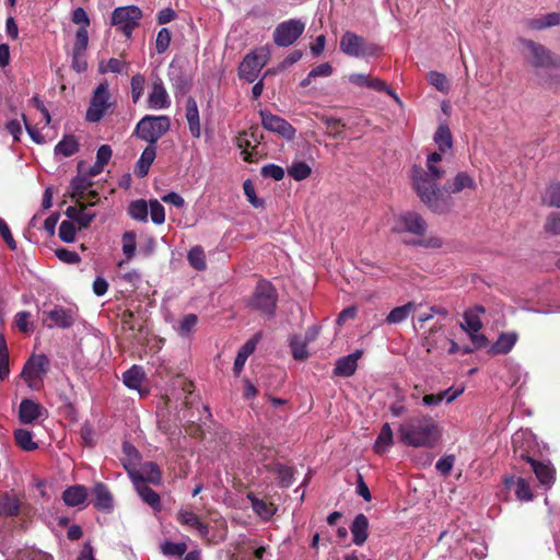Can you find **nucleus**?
Returning <instances> with one entry per match:
<instances>
[{"instance_id":"f257e3e1","label":"nucleus","mask_w":560,"mask_h":560,"mask_svg":"<svg viewBox=\"0 0 560 560\" xmlns=\"http://www.w3.org/2000/svg\"><path fill=\"white\" fill-rule=\"evenodd\" d=\"M428 170L413 165L411 170V183L417 196L423 205L433 213L445 214L454 207L453 197L443 192L438 185L445 171L436 164H427Z\"/></svg>"},{"instance_id":"20e7f679","label":"nucleus","mask_w":560,"mask_h":560,"mask_svg":"<svg viewBox=\"0 0 560 560\" xmlns=\"http://www.w3.org/2000/svg\"><path fill=\"white\" fill-rule=\"evenodd\" d=\"M278 292L277 289L266 279L258 281L253 295L248 301V306L261 314L272 316L277 308Z\"/></svg>"},{"instance_id":"72a5a7b5","label":"nucleus","mask_w":560,"mask_h":560,"mask_svg":"<svg viewBox=\"0 0 560 560\" xmlns=\"http://www.w3.org/2000/svg\"><path fill=\"white\" fill-rule=\"evenodd\" d=\"M434 142L441 153H445L453 145V137L446 124H441L434 135Z\"/></svg>"},{"instance_id":"aec40b11","label":"nucleus","mask_w":560,"mask_h":560,"mask_svg":"<svg viewBox=\"0 0 560 560\" xmlns=\"http://www.w3.org/2000/svg\"><path fill=\"white\" fill-rule=\"evenodd\" d=\"M44 314L46 315L44 323H46L47 319L51 322L46 324L48 327L58 326L61 328H69L73 324L72 312L61 306H55L52 310L45 312Z\"/></svg>"},{"instance_id":"39448f33","label":"nucleus","mask_w":560,"mask_h":560,"mask_svg":"<svg viewBox=\"0 0 560 560\" xmlns=\"http://www.w3.org/2000/svg\"><path fill=\"white\" fill-rule=\"evenodd\" d=\"M522 44L528 50L526 60L533 68L560 70V56L558 54L532 39H522Z\"/></svg>"},{"instance_id":"de8ad7c7","label":"nucleus","mask_w":560,"mask_h":560,"mask_svg":"<svg viewBox=\"0 0 560 560\" xmlns=\"http://www.w3.org/2000/svg\"><path fill=\"white\" fill-rule=\"evenodd\" d=\"M290 348L295 360L304 361L308 358L307 343L300 337L294 336L291 338Z\"/></svg>"},{"instance_id":"ea45409f","label":"nucleus","mask_w":560,"mask_h":560,"mask_svg":"<svg viewBox=\"0 0 560 560\" xmlns=\"http://www.w3.org/2000/svg\"><path fill=\"white\" fill-rule=\"evenodd\" d=\"M415 305L412 302H408L402 306L393 308L386 317L387 324H399L408 318L410 313L413 311Z\"/></svg>"},{"instance_id":"4468645a","label":"nucleus","mask_w":560,"mask_h":560,"mask_svg":"<svg viewBox=\"0 0 560 560\" xmlns=\"http://www.w3.org/2000/svg\"><path fill=\"white\" fill-rule=\"evenodd\" d=\"M48 360L45 355L32 357L23 366L21 377L28 383L30 387H34L33 382L42 380L47 373Z\"/></svg>"},{"instance_id":"f3484780","label":"nucleus","mask_w":560,"mask_h":560,"mask_svg":"<svg viewBox=\"0 0 560 560\" xmlns=\"http://www.w3.org/2000/svg\"><path fill=\"white\" fill-rule=\"evenodd\" d=\"M176 521L187 528H194L198 532L200 537H206L209 534L208 524L203 523L200 517L192 511L180 509L176 515Z\"/></svg>"},{"instance_id":"5fc2aeb1","label":"nucleus","mask_w":560,"mask_h":560,"mask_svg":"<svg viewBox=\"0 0 560 560\" xmlns=\"http://www.w3.org/2000/svg\"><path fill=\"white\" fill-rule=\"evenodd\" d=\"M96 205V201H90L85 205V207L80 212L78 219L75 220V223L79 225L80 229H86L91 225L93 220L96 218V212L90 211L88 208L93 207Z\"/></svg>"},{"instance_id":"c85d7f7f","label":"nucleus","mask_w":560,"mask_h":560,"mask_svg":"<svg viewBox=\"0 0 560 560\" xmlns=\"http://www.w3.org/2000/svg\"><path fill=\"white\" fill-rule=\"evenodd\" d=\"M92 186V182L84 175H77L70 183V198L74 201H84L85 191Z\"/></svg>"},{"instance_id":"ddd939ff","label":"nucleus","mask_w":560,"mask_h":560,"mask_svg":"<svg viewBox=\"0 0 560 560\" xmlns=\"http://www.w3.org/2000/svg\"><path fill=\"white\" fill-rule=\"evenodd\" d=\"M266 62L265 56L255 52L247 54L238 67V77L249 83L254 82Z\"/></svg>"},{"instance_id":"8fccbe9b","label":"nucleus","mask_w":560,"mask_h":560,"mask_svg":"<svg viewBox=\"0 0 560 560\" xmlns=\"http://www.w3.org/2000/svg\"><path fill=\"white\" fill-rule=\"evenodd\" d=\"M137 235L133 231H127L122 234V253L127 260H130L136 253Z\"/></svg>"},{"instance_id":"49530a36","label":"nucleus","mask_w":560,"mask_h":560,"mask_svg":"<svg viewBox=\"0 0 560 560\" xmlns=\"http://www.w3.org/2000/svg\"><path fill=\"white\" fill-rule=\"evenodd\" d=\"M393 444V431L388 423L383 424L381 432L375 442V451L377 453L385 452L386 447Z\"/></svg>"},{"instance_id":"bf43d9fd","label":"nucleus","mask_w":560,"mask_h":560,"mask_svg":"<svg viewBox=\"0 0 560 560\" xmlns=\"http://www.w3.org/2000/svg\"><path fill=\"white\" fill-rule=\"evenodd\" d=\"M198 317L195 314H186L179 322L177 331L180 336H188L197 325Z\"/></svg>"},{"instance_id":"052dcab7","label":"nucleus","mask_w":560,"mask_h":560,"mask_svg":"<svg viewBox=\"0 0 560 560\" xmlns=\"http://www.w3.org/2000/svg\"><path fill=\"white\" fill-rule=\"evenodd\" d=\"M77 229L71 221H62L59 226V238L65 243H72L75 240Z\"/></svg>"},{"instance_id":"1a4fd4ad","label":"nucleus","mask_w":560,"mask_h":560,"mask_svg":"<svg viewBox=\"0 0 560 560\" xmlns=\"http://www.w3.org/2000/svg\"><path fill=\"white\" fill-rule=\"evenodd\" d=\"M305 23L298 19H290L279 23L273 33V43L278 47H289L293 45L304 33Z\"/></svg>"},{"instance_id":"bb28decb","label":"nucleus","mask_w":560,"mask_h":560,"mask_svg":"<svg viewBox=\"0 0 560 560\" xmlns=\"http://www.w3.org/2000/svg\"><path fill=\"white\" fill-rule=\"evenodd\" d=\"M88 498V490L82 485L68 487L62 492V500L68 506H78L85 502Z\"/></svg>"},{"instance_id":"5701e85b","label":"nucleus","mask_w":560,"mask_h":560,"mask_svg":"<svg viewBox=\"0 0 560 560\" xmlns=\"http://www.w3.org/2000/svg\"><path fill=\"white\" fill-rule=\"evenodd\" d=\"M350 530L352 533L353 544L357 546L364 545V542L366 541V539L369 537V532H368L369 530V520H368V517L363 513L355 515V517L350 526Z\"/></svg>"},{"instance_id":"423d86ee","label":"nucleus","mask_w":560,"mask_h":560,"mask_svg":"<svg viewBox=\"0 0 560 560\" xmlns=\"http://www.w3.org/2000/svg\"><path fill=\"white\" fill-rule=\"evenodd\" d=\"M521 439L520 433H515L512 438V444L514 445V454L520 458L530 464L534 474L538 481L546 488H550L556 480V469L550 463H542L528 456L525 451L518 452L516 444Z\"/></svg>"},{"instance_id":"0eeeda50","label":"nucleus","mask_w":560,"mask_h":560,"mask_svg":"<svg viewBox=\"0 0 560 560\" xmlns=\"http://www.w3.org/2000/svg\"><path fill=\"white\" fill-rule=\"evenodd\" d=\"M340 50L350 57L374 56L378 47L368 43L364 37L347 31L340 38Z\"/></svg>"},{"instance_id":"58836bf2","label":"nucleus","mask_w":560,"mask_h":560,"mask_svg":"<svg viewBox=\"0 0 560 560\" xmlns=\"http://www.w3.org/2000/svg\"><path fill=\"white\" fill-rule=\"evenodd\" d=\"M236 145L242 150L243 160L248 163H253L257 161L255 150L248 151L249 148L253 149L252 141L248 139V132L242 131L238 133L236 138Z\"/></svg>"},{"instance_id":"e433bc0d","label":"nucleus","mask_w":560,"mask_h":560,"mask_svg":"<svg viewBox=\"0 0 560 560\" xmlns=\"http://www.w3.org/2000/svg\"><path fill=\"white\" fill-rule=\"evenodd\" d=\"M256 341L254 339L248 340L237 352L233 364V371L236 375L243 370L247 358L255 351Z\"/></svg>"},{"instance_id":"b1692460","label":"nucleus","mask_w":560,"mask_h":560,"mask_svg":"<svg viewBox=\"0 0 560 560\" xmlns=\"http://www.w3.org/2000/svg\"><path fill=\"white\" fill-rule=\"evenodd\" d=\"M133 485L143 502H145L154 512L162 511L161 497L156 491L148 485H144V482H136Z\"/></svg>"},{"instance_id":"c756f323","label":"nucleus","mask_w":560,"mask_h":560,"mask_svg":"<svg viewBox=\"0 0 560 560\" xmlns=\"http://www.w3.org/2000/svg\"><path fill=\"white\" fill-rule=\"evenodd\" d=\"M516 332H502L497 341L492 345L491 351L498 354L509 353L517 341Z\"/></svg>"},{"instance_id":"4be33fe9","label":"nucleus","mask_w":560,"mask_h":560,"mask_svg":"<svg viewBox=\"0 0 560 560\" xmlns=\"http://www.w3.org/2000/svg\"><path fill=\"white\" fill-rule=\"evenodd\" d=\"M94 506L100 511L108 512L113 509V495L103 482H96L92 489Z\"/></svg>"},{"instance_id":"2eb2a0df","label":"nucleus","mask_w":560,"mask_h":560,"mask_svg":"<svg viewBox=\"0 0 560 560\" xmlns=\"http://www.w3.org/2000/svg\"><path fill=\"white\" fill-rule=\"evenodd\" d=\"M477 184L467 172H458L452 179L446 180L442 191L452 197L465 189L475 190Z\"/></svg>"},{"instance_id":"0e129e2a","label":"nucleus","mask_w":560,"mask_h":560,"mask_svg":"<svg viewBox=\"0 0 560 560\" xmlns=\"http://www.w3.org/2000/svg\"><path fill=\"white\" fill-rule=\"evenodd\" d=\"M560 24V13H549L542 19H537L532 22V27L541 30Z\"/></svg>"},{"instance_id":"393cba45","label":"nucleus","mask_w":560,"mask_h":560,"mask_svg":"<svg viewBox=\"0 0 560 560\" xmlns=\"http://www.w3.org/2000/svg\"><path fill=\"white\" fill-rule=\"evenodd\" d=\"M186 119L191 136L194 138H199L201 135L199 109L196 100L191 96H189L186 102Z\"/></svg>"},{"instance_id":"412c9836","label":"nucleus","mask_w":560,"mask_h":560,"mask_svg":"<svg viewBox=\"0 0 560 560\" xmlns=\"http://www.w3.org/2000/svg\"><path fill=\"white\" fill-rule=\"evenodd\" d=\"M42 411L43 408L38 402L24 398L19 407V420L23 424H31L42 416Z\"/></svg>"},{"instance_id":"f704fd0d","label":"nucleus","mask_w":560,"mask_h":560,"mask_svg":"<svg viewBox=\"0 0 560 560\" xmlns=\"http://www.w3.org/2000/svg\"><path fill=\"white\" fill-rule=\"evenodd\" d=\"M79 151V142L73 135L65 136L55 147V153L69 158Z\"/></svg>"},{"instance_id":"864d4df0","label":"nucleus","mask_w":560,"mask_h":560,"mask_svg":"<svg viewBox=\"0 0 560 560\" xmlns=\"http://www.w3.org/2000/svg\"><path fill=\"white\" fill-rule=\"evenodd\" d=\"M144 84H145V78L143 74L137 73V74L132 75L130 85H131L132 102L135 104L139 102L140 97L143 94Z\"/></svg>"},{"instance_id":"9d476101","label":"nucleus","mask_w":560,"mask_h":560,"mask_svg":"<svg viewBox=\"0 0 560 560\" xmlns=\"http://www.w3.org/2000/svg\"><path fill=\"white\" fill-rule=\"evenodd\" d=\"M428 230L427 221L415 211H407L397 217L393 232L395 233H410L418 237L425 235Z\"/></svg>"},{"instance_id":"7ed1b4c3","label":"nucleus","mask_w":560,"mask_h":560,"mask_svg":"<svg viewBox=\"0 0 560 560\" xmlns=\"http://www.w3.org/2000/svg\"><path fill=\"white\" fill-rule=\"evenodd\" d=\"M170 128L171 119L168 116L145 115L138 121L132 135L148 142L149 145H155Z\"/></svg>"},{"instance_id":"f8f14e48","label":"nucleus","mask_w":560,"mask_h":560,"mask_svg":"<svg viewBox=\"0 0 560 560\" xmlns=\"http://www.w3.org/2000/svg\"><path fill=\"white\" fill-rule=\"evenodd\" d=\"M259 115L261 117V125L265 129L279 133L289 140L294 138L296 130L284 118L264 109L259 112Z\"/></svg>"},{"instance_id":"4d7b16f0","label":"nucleus","mask_w":560,"mask_h":560,"mask_svg":"<svg viewBox=\"0 0 560 560\" xmlns=\"http://www.w3.org/2000/svg\"><path fill=\"white\" fill-rule=\"evenodd\" d=\"M172 34L168 28L162 27L155 38V50L158 54H163L170 47Z\"/></svg>"},{"instance_id":"680f3d73","label":"nucleus","mask_w":560,"mask_h":560,"mask_svg":"<svg viewBox=\"0 0 560 560\" xmlns=\"http://www.w3.org/2000/svg\"><path fill=\"white\" fill-rule=\"evenodd\" d=\"M151 220L154 224H162L165 221V210L161 202L152 199L149 202Z\"/></svg>"},{"instance_id":"69168bd1","label":"nucleus","mask_w":560,"mask_h":560,"mask_svg":"<svg viewBox=\"0 0 560 560\" xmlns=\"http://www.w3.org/2000/svg\"><path fill=\"white\" fill-rule=\"evenodd\" d=\"M544 229L547 233L560 235V211L547 217Z\"/></svg>"},{"instance_id":"6ab92c4d","label":"nucleus","mask_w":560,"mask_h":560,"mask_svg":"<svg viewBox=\"0 0 560 560\" xmlns=\"http://www.w3.org/2000/svg\"><path fill=\"white\" fill-rule=\"evenodd\" d=\"M171 105L168 94L161 79H156L152 84L149 94L148 106L154 109L167 108Z\"/></svg>"},{"instance_id":"4c0bfd02","label":"nucleus","mask_w":560,"mask_h":560,"mask_svg":"<svg viewBox=\"0 0 560 560\" xmlns=\"http://www.w3.org/2000/svg\"><path fill=\"white\" fill-rule=\"evenodd\" d=\"M16 445L25 452L35 451L38 445L33 441V434L26 429H16L13 433Z\"/></svg>"},{"instance_id":"a878e982","label":"nucleus","mask_w":560,"mask_h":560,"mask_svg":"<svg viewBox=\"0 0 560 560\" xmlns=\"http://www.w3.org/2000/svg\"><path fill=\"white\" fill-rule=\"evenodd\" d=\"M247 499L252 503L253 511L264 521L270 520L277 511L272 502L258 499L253 492L247 494Z\"/></svg>"},{"instance_id":"cd10ccee","label":"nucleus","mask_w":560,"mask_h":560,"mask_svg":"<svg viewBox=\"0 0 560 560\" xmlns=\"http://www.w3.org/2000/svg\"><path fill=\"white\" fill-rule=\"evenodd\" d=\"M156 156V148L155 145H147V148L142 151L139 160L137 161L136 174L139 177H144L148 175L150 166L154 162Z\"/></svg>"},{"instance_id":"79ce46f5","label":"nucleus","mask_w":560,"mask_h":560,"mask_svg":"<svg viewBox=\"0 0 560 560\" xmlns=\"http://www.w3.org/2000/svg\"><path fill=\"white\" fill-rule=\"evenodd\" d=\"M428 82L438 91L447 94L451 90V84L445 74L438 71H430L427 74Z\"/></svg>"},{"instance_id":"603ef678","label":"nucleus","mask_w":560,"mask_h":560,"mask_svg":"<svg viewBox=\"0 0 560 560\" xmlns=\"http://www.w3.org/2000/svg\"><path fill=\"white\" fill-rule=\"evenodd\" d=\"M127 67V63L118 58H110L106 63L104 61L98 65L100 73H122L124 69Z\"/></svg>"},{"instance_id":"9b49d317","label":"nucleus","mask_w":560,"mask_h":560,"mask_svg":"<svg viewBox=\"0 0 560 560\" xmlns=\"http://www.w3.org/2000/svg\"><path fill=\"white\" fill-rule=\"evenodd\" d=\"M109 92L107 82L97 85L91 100L90 107L86 110V120L91 122L100 121L109 107Z\"/></svg>"},{"instance_id":"6e6d98bb","label":"nucleus","mask_w":560,"mask_h":560,"mask_svg":"<svg viewBox=\"0 0 560 560\" xmlns=\"http://www.w3.org/2000/svg\"><path fill=\"white\" fill-rule=\"evenodd\" d=\"M243 190H244V194L248 200V202L254 207V208H262L265 206V202L262 199H259L257 196H256V191H255V186L253 184V182L250 179H246L244 183H243Z\"/></svg>"},{"instance_id":"c9c22d12","label":"nucleus","mask_w":560,"mask_h":560,"mask_svg":"<svg viewBox=\"0 0 560 560\" xmlns=\"http://www.w3.org/2000/svg\"><path fill=\"white\" fill-rule=\"evenodd\" d=\"M319 120L326 125L327 135L331 138H339L343 133L346 124L340 118H336L328 115H319Z\"/></svg>"},{"instance_id":"e2e57ef3","label":"nucleus","mask_w":560,"mask_h":560,"mask_svg":"<svg viewBox=\"0 0 560 560\" xmlns=\"http://www.w3.org/2000/svg\"><path fill=\"white\" fill-rule=\"evenodd\" d=\"M162 551L165 556L182 557L187 551V545L185 542L166 541L162 546Z\"/></svg>"},{"instance_id":"a211bd4d","label":"nucleus","mask_w":560,"mask_h":560,"mask_svg":"<svg viewBox=\"0 0 560 560\" xmlns=\"http://www.w3.org/2000/svg\"><path fill=\"white\" fill-rule=\"evenodd\" d=\"M131 478L133 483L144 482V485H160L162 481V472L158 464L147 462L141 466L139 471L131 474Z\"/></svg>"},{"instance_id":"09e8293b","label":"nucleus","mask_w":560,"mask_h":560,"mask_svg":"<svg viewBox=\"0 0 560 560\" xmlns=\"http://www.w3.org/2000/svg\"><path fill=\"white\" fill-rule=\"evenodd\" d=\"M542 202L549 207L560 208V182L551 183L547 187Z\"/></svg>"},{"instance_id":"a19ab883","label":"nucleus","mask_w":560,"mask_h":560,"mask_svg":"<svg viewBox=\"0 0 560 560\" xmlns=\"http://www.w3.org/2000/svg\"><path fill=\"white\" fill-rule=\"evenodd\" d=\"M89 44V33L85 26H80L75 33V42L73 45V56L74 60L80 58L83 51L86 49Z\"/></svg>"},{"instance_id":"13d9d810","label":"nucleus","mask_w":560,"mask_h":560,"mask_svg":"<svg viewBox=\"0 0 560 560\" xmlns=\"http://www.w3.org/2000/svg\"><path fill=\"white\" fill-rule=\"evenodd\" d=\"M463 317L465 320V326L462 325V327L468 332H478L482 328V323L477 316V313L465 311Z\"/></svg>"},{"instance_id":"7c9ffc66","label":"nucleus","mask_w":560,"mask_h":560,"mask_svg":"<svg viewBox=\"0 0 560 560\" xmlns=\"http://www.w3.org/2000/svg\"><path fill=\"white\" fill-rule=\"evenodd\" d=\"M21 502L20 500L8 493L0 497V516L13 517L20 514Z\"/></svg>"},{"instance_id":"2f4dec72","label":"nucleus","mask_w":560,"mask_h":560,"mask_svg":"<svg viewBox=\"0 0 560 560\" xmlns=\"http://www.w3.org/2000/svg\"><path fill=\"white\" fill-rule=\"evenodd\" d=\"M144 377L143 369L139 365H132L122 374V382L130 389H139Z\"/></svg>"},{"instance_id":"6e6552de","label":"nucleus","mask_w":560,"mask_h":560,"mask_svg":"<svg viewBox=\"0 0 560 560\" xmlns=\"http://www.w3.org/2000/svg\"><path fill=\"white\" fill-rule=\"evenodd\" d=\"M141 18L142 11L137 5L119 7L112 13V24L129 38L133 30L139 26Z\"/></svg>"},{"instance_id":"a18cd8bd","label":"nucleus","mask_w":560,"mask_h":560,"mask_svg":"<svg viewBox=\"0 0 560 560\" xmlns=\"http://www.w3.org/2000/svg\"><path fill=\"white\" fill-rule=\"evenodd\" d=\"M187 259L191 267L196 270L201 271L207 268L206 255L200 246L192 247L187 255Z\"/></svg>"},{"instance_id":"473e14b6","label":"nucleus","mask_w":560,"mask_h":560,"mask_svg":"<svg viewBox=\"0 0 560 560\" xmlns=\"http://www.w3.org/2000/svg\"><path fill=\"white\" fill-rule=\"evenodd\" d=\"M504 483L508 488H510L512 485H516L515 494L516 498L520 501H530L533 499V492L529 487V482L524 478H517V480H514V477H506L504 479Z\"/></svg>"},{"instance_id":"37998d69","label":"nucleus","mask_w":560,"mask_h":560,"mask_svg":"<svg viewBox=\"0 0 560 560\" xmlns=\"http://www.w3.org/2000/svg\"><path fill=\"white\" fill-rule=\"evenodd\" d=\"M463 393V389H456L451 396H447V392H441L439 394H429L424 395L422 398V401L425 406H436L440 402H442L444 399L447 402H452L455 400L460 394Z\"/></svg>"},{"instance_id":"3c124183","label":"nucleus","mask_w":560,"mask_h":560,"mask_svg":"<svg viewBox=\"0 0 560 560\" xmlns=\"http://www.w3.org/2000/svg\"><path fill=\"white\" fill-rule=\"evenodd\" d=\"M288 173L295 180H303L311 175L312 168L305 162H296L288 168Z\"/></svg>"},{"instance_id":"774afa93","label":"nucleus","mask_w":560,"mask_h":560,"mask_svg":"<svg viewBox=\"0 0 560 560\" xmlns=\"http://www.w3.org/2000/svg\"><path fill=\"white\" fill-rule=\"evenodd\" d=\"M454 463H455V456L454 455H446L444 457H441L436 464H435V468L436 470L443 475V476H447L453 466H454Z\"/></svg>"},{"instance_id":"dca6fc26","label":"nucleus","mask_w":560,"mask_h":560,"mask_svg":"<svg viewBox=\"0 0 560 560\" xmlns=\"http://www.w3.org/2000/svg\"><path fill=\"white\" fill-rule=\"evenodd\" d=\"M363 350H355L354 352L339 358L334 368V375L340 377L352 376L358 369V361L362 358Z\"/></svg>"},{"instance_id":"338daca9","label":"nucleus","mask_w":560,"mask_h":560,"mask_svg":"<svg viewBox=\"0 0 560 560\" xmlns=\"http://www.w3.org/2000/svg\"><path fill=\"white\" fill-rule=\"evenodd\" d=\"M261 175L275 180H281L284 177V170L276 164H267L261 167Z\"/></svg>"},{"instance_id":"c03bdc74","label":"nucleus","mask_w":560,"mask_h":560,"mask_svg":"<svg viewBox=\"0 0 560 560\" xmlns=\"http://www.w3.org/2000/svg\"><path fill=\"white\" fill-rule=\"evenodd\" d=\"M128 214L138 221L145 222L148 219V203L143 199L131 201L128 207Z\"/></svg>"},{"instance_id":"f03ea898","label":"nucleus","mask_w":560,"mask_h":560,"mask_svg":"<svg viewBox=\"0 0 560 560\" xmlns=\"http://www.w3.org/2000/svg\"><path fill=\"white\" fill-rule=\"evenodd\" d=\"M398 435L407 446L432 448L440 442L442 431L430 416H416L399 425Z\"/></svg>"}]
</instances>
